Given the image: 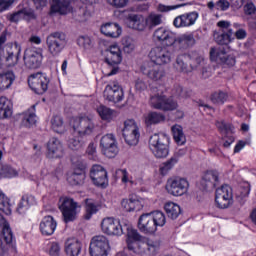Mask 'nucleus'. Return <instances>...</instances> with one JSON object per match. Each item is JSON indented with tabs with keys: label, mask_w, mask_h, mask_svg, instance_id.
<instances>
[{
	"label": "nucleus",
	"mask_w": 256,
	"mask_h": 256,
	"mask_svg": "<svg viewBox=\"0 0 256 256\" xmlns=\"http://www.w3.org/2000/svg\"><path fill=\"white\" fill-rule=\"evenodd\" d=\"M126 233V243L129 251L132 253L141 252V243L147 241V237L141 235L132 225H124V234Z\"/></svg>",
	"instance_id": "423d86ee"
},
{
	"label": "nucleus",
	"mask_w": 256,
	"mask_h": 256,
	"mask_svg": "<svg viewBox=\"0 0 256 256\" xmlns=\"http://www.w3.org/2000/svg\"><path fill=\"white\" fill-rule=\"evenodd\" d=\"M97 113L103 121H110V119H113V110L107 106L100 105L97 108Z\"/></svg>",
	"instance_id": "4d7b16f0"
},
{
	"label": "nucleus",
	"mask_w": 256,
	"mask_h": 256,
	"mask_svg": "<svg viewBox=\"0 0 256 256\" xmlns=\"http://www.w3.org/2000/svg\"><path fill=\"white\" fill-rule=\"evenodd\" d=\"M7 19H8V21H10V23H19L21 21V19H23V14H22L21 10H18L16 12L8 14Z\"/></svg>",
	"instance_id": "e2e57ef3"
},
{
	"label": "nucleus",
	"mask_w": 256,
	"mask_h": 256,
	"mask_svg": "<svg viewBox=\"0 0 256 256\" xmlns=\"http://www.w3.org/2000/svg\"><path fill=\"white\" fill-rule=\"evenodd\" d=\"M82 249L83 244L75 238H70L65 242V252L68 256H79Z\"/></svg>",
	"instance_id": "2f4dec72"
},
{
	"label": "nucleus",
	"mask_w": 256,
	"mask_h": 256,
	"mask_svg": "<svg viewBox=\"0 0 256 256\" xmlns=\"http://www.w3.org/2000/svg\"><path fill=\"white\" fill-rule=\"evenodd\" d=\"M90 179L96 187L105 189L109 185L107 170L99 164H94L90 169Z\"/></svg>",
	"instance_id": "a211bd4d"
},
{
	"label": "nucleus",
	"mask_w": 256,
	"mask_h": 256,
	"mask_svg": "<svg viewBox=\"0 0 256 256\" xmlns=\"http://www.w3.org/2000/svg\"><path fill=\"white\" fill-rule=\"evenodd\" d=\"M24 64L27 69H39L43 63V50L27 48L23 56Z\"/></svg>",
	"instance_id": "f8f14e48"
},
{
	"label": "nucleus",
	"mask_w": 256,
	"mask_h": 256,
	"mask_svg": "<svg viewBox=\"0 0 256 256\" xmlns=\"http://www.w3.org/2000/svg\"><path fill=\"white\" fill-rule=\"evenodd\" d=\"M163 23V15L157 14L155 12H151L146 17V25L149 27V29H153L154 27H157Z\"/></svg>",
	"instance_id": "de8ad7c7"
},
{
	"label": "nucleus",
	"mask_w": 256,
	"mask_h": 256,
	"mask_svg": "<svg viewBox=\"0 0 256 256\" xmlns=\"http://www.w3.org/2000/svg\"><path fill=\"white\" fill-rule=\"evenodd\" d=\"M100 149L105 157L108 159H113L119 153V148L117 147V139L113 134H106L102 136L100 140Z\"/></svg>",
	"instance_id": "ddd939ff"
},
{
	"label": "nucleus",
	"mask_w": 256,
	"mask_h": 256,
	"mask_svg": "<svg viewBox=\"0 0 256 256\" xmlns=\"http://www.w3.org/2000/svg\"><path fill=\"white\" fill-rule=\"evenodd\" d=\"M166 223L167 218L165 217V213L156 210L140 215L137 227L141 233L153 235L157 232V227H164Z\"/></svg>",
	"instance_id": "f03ea898"
},
{
	"label": "nucleus",
	"mask_w": 256,
	"mask_h": 256,
	"mask_svg": "<svg viewBox=\"0 0 256 256\" xmlns=\"http://www.w3.org/2000/svg\"><path fill=\"white\" fill-rule=\"evenodd\" d=\"M100 31L106 37H111L112 39H117V37L121 36V26L117 23L108 22L103 24L100 28Z\"/></svg>",
	"instance_id": "7c9ffc66"
},
{
	"label": "nucleus",
	"mask_w": 256,
	"mask_h": 256,
	"mask_svg": "<svg viewBox=\"0 0 256 256\" xmlns=\"http://www.w3.org/2000/svg\"><path fill=\"white\" fill-rule=\"evenodd\" d=\"M1 159H3V151L0 150V177H17V175H19V172H17L15 168L11 167L8 164H2Z\"/></svg>",
	"instance_id": "58836bf2"
},
{
	"label": "nucleus",
	"mask_w": 256,
	"mask_h": 256,
	"mask_svg": "<svg viewBox=\"0 0 256 256\" xmlns=\"http://www.w3.org/2000/svg\"><path fill=\"white\" fill-rule=\"evenodd\" d=\"M34 205H37V198L32 194H24L18 203L17 212L19 215H25Z\"/></svg>",
	"instance_id": "c85d7f7f"
},
{
	"label": "nucleus",
	"mask_w": 256,
	"mask_h": 256,
	"mask_svg": "<svg viewBox=\"0 0 256 256\" xmlns=\"http://www.w3.org/2000/svg\"><path fill=\"white\" fill-rule=\"evenodd\" d=\"M249 193H251V184H249V182H243L238 187L236 192V199L239 201V203H245L243 199L249 197Z\"/></svg>",
	"instance_id": "37998d69"
},
{
	"label": "nucleus",
	"mask_w": 256,
	"mask_h": 256,
	"mask_svg": "<svg viewBox=\"0 0 256 256\" xmlns=\"http://www.w3.org/2000/svg\"><path fill=\"white\" fill-rule=\"evenodd\" d=\"M167 117L165 114L160 112H150L145 117V124L147 127H151V125H159V123H165Z\"/></svg>",
	"instance_id": "c9c22d12"
},
{
	"label": "nucleus",
	"mask_w": 256,
	"mask_h": 256,
	"mask_svg": "<svg viewBox=\"0 0 256 256\" xmlns=\"http://www.w3.org/2000/svg\"><path fill=\"white\" fill-rule=\"evenodd\" d=\"M172 133L177 145H185L187 139L185 138V134L183 133V127H181V125L172 126Z\"/></svg>",
	"instance_id": "8fccbe9b"
},
{
	"label": "nucleus",
	"mask_w": 256,
	"mask_h": 256,
	"mask_svg": "<svg viewBox=\"0 0 256 256\" xmlns=\"http://www.w3.org/2000/svg\"><path fill=\"white\" fill-rule=\"evenodd\" d=\"M207 7L210 11H213V9H216V11H227L231 7V3L227 0H218L216 3L210 1L207 3Z\"/></svg>",
	"instance_id": "3c124183"
},
{
	"label": "nucleus",
	"mask_w": 256,
	"mask_h": 256,
	"mask_svg": "<svg viewBox=\"0 0 256 256\" xmlns=\"http://www.w3.org/2000/svg\"><path fill=\"white\" fill-rule=\"evenodd\" d=\"M77 43L80 47H84V49H89V47H91V38H89V36H80Z\"/></svg>",
	"instance_id": "0e129e2a"
},
{
	"label": "nucleus",
	"mask_w": 256,
	"mask_h": 256,
	"mask_svg": "<svg viewBox=\"0 0 256 256\" xmlns=\"http://www.w3.org/2000/svg\"><path fill=\"white\" fill-rule=\"evenodd\" d=\"M166 191L174 197H181L189 191V181L182 177H172L167 180Z\"/></svg>",
	"instance_id": "9d476101"
},
{
	"label": "nucleus",
	"mask_w": 256,
	"mask_h": 256,
	"mask_svg": "<svg viewBox=\"0 0 256 256\" xmlns=\"http://www.w3.org/2000/svg\"><path fill=\"white\" fill-rule=\"evenodd\" d=\"M129 21L130 27L136 29V31H145V28L147 27V19H144L141 15L134 14L129 16Z\"/></svg>",
	"instance_id": "4c0bfd02"
},
{
	"label": "nucleus",
	"mask_w": 256,
	"mask_h": 256,
	"mask_svg": "<svg viewBox=\"0 0 256 256\" xmlns=\"http://www.w3.org/2000/svg\"><path fill=\"white\" fill-rule=\"evenodd\" d=\"M13 231L11 227L6 223L2 228V233L0 234V256H6L9 253V249L13 247Z\"/></svg>",
	"instance_id": "412c9836"
},
{
	"label": "nucleus",
	"mask_w": 256,
	"mask_h": 256,
	"mask_svg": "<svg viewBox=\"0 0 256 256\" xmlns=\"http://www.w3.org/2000/svg\"><path fill=\"white\" fill-rule=\"evenodd\" d=\"M199 19V13L197 12H190V13H185L180 16H177L174 21L173 25L177 29L181 27H191L192 25H195V22Z\"/></svg>",
	"instance_id": "bb28decb"
},
{
	"label": "nucleus",
	"mask_w": 256,
	"mask_h": 256,
	"mask_svg": "<svg viewBox=\"0 0 256 256\" xmlns=\"http://www.w3.org/2000/svg\"><path fill=\"white\" fill-rule=\"evenodd\" d=\"M215 203L219 209H229L233 204V188L222 185L216 189Z\"/></svg>",
	"instance_id": "9b49d317"
},
{
	"label": "nucleus",
	"mask_w": 256,
	"mask_h": 256,
	"mask_svg": "<svg viewBox=\"0 0 256 256\" xmlns=\"http://www.w3.org/2000/svg\"><path fill=\"white\" fill-rule=\"evenodd\" d=\"M16 79L15 73L11 70L0 71V89L5 91V89H9L14 83Z\"/></svg>",
	"instance_id": "72a5a7b5"
},
{
	"label": "nucleus",
	"mask_w": 256,
	"mask_h": 256,
	"mask_svg": "<svg viewBox=\"0 0 256 256\" xmlns=\"http://www.w3.org/2000/svg\"><path fill=\"white\" fill-rule=\"evenodd\" d=\"M63 155V143L59 138H50L47 142L48 159H59Z\"/></svg>",
	"instance_id": "a878e982"
},
{
	"label": "nucleus",
	"mask_w": 256,
	"mask_h": 256,
	"mask_svg": "<svg viewBox=\"0 0 256 256\" xmlns=\"http://www.w3.org/2000/svg\"><path fill=\"white\" fill-rule=\"evenodd\" d=\"M84 201H85V206H84L85 213L83 217L86 221H89L91 220L93 215H97V213H99V209H101V206L91 198H87Z\"/></svg>",
	"instance_id": "473e14b6"
},
{
	"label": "nucleus",
	"mask_w": 256,
	"mask_h": 256,
	"mask_svg": "<svg viewBox=\"0 0 256 256\" xmlns=\"http://www.w3.org/2000/svg\"><path fill=\"white\" fill-rule=\"evenodd\" d=\"M37 123V115L34 112H25L22 117V127H33Z\"/></svg>",
	"instance_id": "864d4df0"
},
{
	"label": "nucleus",
	"mask_w": 256,
	"mask_h": 256,
	"mask_svg": "<svg viewBox=\"0 0 256 256\" xmlns=\"http://www.w3.org/2000/svg\"><path fill=\"white\" fill-rule=\"evenodd\" d=\"M227 99H229L227 92L218 91L211 95V101L215 105H223Z\"/></svg>",
	"instance_id": "6e6d98bb"
},
{
	"label": "nucleus",
	"mask_w": 256,
	"mask_h": 256,
	"mask_svg": "<svg viewBox=\"0 0 256 256\" xmlns=\"http://www.w3.org/2000/svg\"><path fill=\"white\" fill-rule=\"evenodd\" d=\"M49 83H51V79H49L45 73L37 72L28 77L29 87L37 95H43V93H47V90L49 89Z\"/></svg>",
	"instance_id": "1a4fd4ad"
},
{
	"label": "nucleus",
	"mask_w": 256,
	"mask_h": 256,
	"mask_svg": "<svg viewBox=\"0 0 256 256\" xmlns=\"http://www.w3.org/2000/svg\"><path fill=\"white\" fill-rule=\"evenodd\" d=\"M85 173L81 172H70L67 175V181L70 185L77 186V185H83L85 183Z\"/></svg>",
	"instance_id": "a18cd8bd"
},
{
	"label": "nucleus",
	"mask_w": 256,
	"mask_h": 256,
	"mask_svg": "<svg viewBox=\"0 0 256 256\" xmlns=\"http://www.w3.org/2000/svg\"><path fill=\"white\" fill-rule=\"evenodd\" d=\"M191 97V90L183 88L181 85H174L171 90V96L165 94H156L150 97V106L158 111H175L179 107L176 99H188Z\"/></svg>",
	"instance_id": "f257e3e1"
},
{
	"label": "nucleus",
	"mask_w": 256,
	"mask_h": 256,
	"mask_svg": "<svg viewBox=\"0 0 256 256\" xmlns=\"http://www.w3.org/2000/svg\"><path fill=\"white\" fill-rule=\"evenodd\" d=\"M68 147L72 149V151H77L83 147V142L77 137H72L68 140Z\"/></svg>",
	"instance_id": "052dcab7"
},
{
	"label": "nucleus",
	"mask_w": 256,
	"mask_h": 256,
	"mask_svg": "<svg viewBox=\"0 0 256 256\" xmlns=\"http://www.w3.org/2000/svg\"><path fill=\"white\" fill-rule=\"evenodd\" d=\"M210 60L215 63H221L222 65H227L228 67H233L236 63L234 55H228L223 47H212L210 49Z\"/></svg>",
	"instance_id": "f3484780"
},
{
	"label": "nucleus",
	"mask_w": 256,
	"mask_h": 256,
	"mask_svg": "<svg viewBox=\"0 0 256 256\" xmlns=\"http://www.w3.org/2000/svg\"><path fill=\"white\" fill-rule=\"evenodd\" d=\"M135 89H136V91H139L140 93L142 91H145L147 89V83H145V80L138 78L135 81Z\"/></svg>",
	"instance_id": "69168bd1"
},
{
	"label": "nucleus",
	"mask_w": 256,
	"mask_h": 256,
	"mask_svg": "<svg viewBox=\"0 0 256 256\" xmlns=\"http://www.w3.org/2000/svg\"><path fill=\"white\" fill-rule=\"evenodd\" d=\"M216 127L223 135V139L227 137V135H232V133H235V127H233V124L226 122L225 120L217 121L216 122Z\"/></svg>",
	"instance_id": "c03bdc74"
},
{
	"label": "nucleus",
	"mask_w": 256,
	"mask_h": 256,
	"mask_svg": "<svg viewBox=\"0 0 256 256\" xmlns=\"http://www.w3.org/2000/svg\"><path fill=\"white\" fill-rule=\"evenodd\" d=\"M0 211L4 215H11V199L3 193V190H0Z\"/></svg>",
	"instance_id": "09e8293b"
},
{
	"label": "nucleus",
	"mask_w": 256,
	"mask_h": 256,
	"mask_svg": "<svg viewBox=\"0 0 256 256\" xmlns=\"http://www.w3.org/2000/svg\"><path fill=\"white\" fill-rule=\"evenodd\" d=\"M200 185L204 191L215 189L219 185V172L217 170H208L202 176Z\"/></svg>",
	"instance_id": "5701e85b"
},
{
	"label": "nucleus",
	"mask_w": 256,
	"mask_h": 256,
	"mask_svg": "<svg viewBox=\"0 0 256 256\" xmlns=\"http://www.w3.org/2000/svg\"><path fill=\"white\" fill-rule=\"evenodd\" d=\"M57 229V221L53 216H45L40 222V231L42 235L50 236Z\"/></svg>",
	"instance_id": "c756f323"
},
{
	"label": "nucleus",
	"mask_w": 256,
	"mask_h": 256,
	"mask_svg": "<svg viewBox=\"0 0 256 256\" xmlns=\"http://www.w3.org/2000/svg\"><path fill=\"white\" fill-rule=\"evenodd\" d=\"M195 43L196 41L193 33H186L178 37L174 36V42L172 47L179 49V51H187V49H191V47H193Z\"/></svg>",
	"instance_id": "393cba45"
},
{
	"label": "nucleus",
	"mask_w": 256,
	"mask_h": 256,
	"mask_svg": "<svg viewBox=\"0 0 256 256\" xmlns=\"http://www.w3.org/2000/svg\"><path fill=\"white\" fill-rule=\"evenodd\" d=\"M104 61L109 67H111L108 77H111V75H117V73H119V67L117 65L123 61L121 48L117 45L110 46L109 49L105 51Z\"/></svg>",
	"instance_id": "6e6552de"
},
{
	"label": "nucleus",
	"mask_w": 256,
	"mask_h": 256,
	"mask_svg": "<svg viewBox=\"0 0 256 256\" xmlns=\"http://www.w3.org/2000/svg\"><path fill=\"white\" fill-rule=\"evenodd\" d=\"M153 39L163 46H173L175 34L165 27H160L154 31Z\"/></svg>",
	"instance_id": "4be33fe9"
},
{
	"label": "nucleus",
	"mask_w": 256,
	"mask_h": 256,
	"mask_svg": "<svg viewBox=\"0 0 256 256\" xmlns=\"http://www.w3.org/2000/svg\"><path fill=\"white\" fill-rule=\"evenodd\" d=\"M122 135L127 145H137L139 143V128L137 127L135 120L128 119L124 122Z\"/></svg>",
	"instance_id": "2eb2a0df"
},
{
	"label": "nucleus",
	"mask_w": 256,
	"mask_h": 256,
	"mask_svg": "<svg viewBox=\"0 0 256 256\" xmlns=\"http://www.w3.org/2000/svg\"><path fill=\"white\" fill-rule=\"evenodd\" d=\"M73 11L69 0H51L50 13H59V15H67Z\"/></svg>",
	"instance_id": "cd10ccee"
},
{
	"label": "nucleus",
	"mask_w": 256,
	"mask_h": 256,
	"mask_svg": "<svg viewBox=\"0 0 256 256\" xmlns=\"http://www.w3.org/2000/svg\"><path fill=\"white\" fill-rule=\"evenodd\" d=\"M46 45L52 57H59L67 45V36L63 32H52L46 37Z\"/></svg>",
	"instance_id": "20e7f679"
},
{
	"label": "nucleus",
	"mask_w": 256,
	"mask_h": 256,
	"mask_svg": "<svg viewBox=\"0 0 256 256\" xmlns=\"http://www.w3.org/2000/svg\"><path fill=\"white\" fill-rule=\"evenodd\" d=\"M13 115V103L7 97H0V119H9Z\"/></svg>",
	"instance_id": "f704fd0d"
},
{
	"label": "nucleus",
	"mask_w": 256,
	"mask_h": 256,
	"mask_svg": "<svg viewBox=\"0 0 256 256\" xmlns=\"http://www.w3.org/2000/svg\"><path fill=\"white\" fill-rule=\"evenodd\" d=\"M121 205L124 211L127 213L139 211V209H141V202L133 196H131L129 199H123Z\"/></svg>",
	"instance_id": "e433bc0d"
},
{
	"label": "nucleus",
	"mask_w": 256,
	"mask_h": 256,
	"mask_svg": "<svg viewBox=\"0 0 256 256\" xmlns=\"http://www.w3.org/2000/svg\"><path fill=\"white\" fill-rule=\"evenodd\" d=\"M6 51V63L9 67H13L14 65H17L19 62V57L21 55V45L19 43L15 42L6 44L5 47Z\"/></svg>",
	"instance_id": "b1692460"
},
{
	"label": "nucleus",
	"mask_w": 256,
	"mask_h": 256,
	"mask_svg": "<svg viewBox=\"0 0 256 256\" xmlns=\"http://www.w3.org/2000/svg\"><path fill=\"white\" fill-rule=\"evenodd\" d=\"M150 151L157 159H164L169 155V136L164 133H156L149 139Z\"/></svg>",
	"instance_id": "7ed1b4c3"
},
{
	"label": "nucleus",
	"mask_w": 256,
	"mask_h": 256,
	"mask_svg": "<svg viewBox=\"0 0 256 256\" xmlns=\"http://www.w3.org/2000/svg\"><path fill=\"white\" fill-rule=\"evenodd\" d=\"M255 4L253 2H248L246 5H244V13L246 15H255Z\"/></svg>",
	"instance_id": "338daca9"
},
{
	"label": "nucleus",
	"mask_w": 256,
	"mask_h": 256,
	"mask_svg": "<svg viewBox=\"0 0 256 256\" xmlns=\"http://www.w3.org/2000/svg\"><path fill=\"white\" fill-rule=\"evenodd\" d=\"M87 169V162L84 160H78L73 164V171L76 173H85Z\"/></svg>",
	"instance_id": "680f3d73"
},
{
	"label": "nucleus",
	"mask_w": 256,
	"mask_h": 256,
	"mask_svg": "<svg viewBox=\"0 0 256 256\" xmlns=\"http://www.w3.org/2000/svg\"><path fill=\"white\" fill-rule=\"evenodd\" d=\"M104 97L110 103H121L125 99V92H123V88L119 85V82L114 81L106 86Z\"/></svg>",
	"instance_id": "dca6fc26"
},
{
	"label": "nucleus",
	"mask_w": 256,
	"mask_h": 256,
	"mask_svg": "<svg viewBox=\"0 0 256 256\" xmlns=\"http://www.w3.org/2000/svg\"><path fill=\"white\" fill-rule=\"evenodd\" d=\"M164 209L169 219L175 220L177 217H179V215H181V206H179V204H175L174 202H167L164 205Z\"/></svg>",
	"instance_id": "79ce46f5"
},
{
	"label": "nucleus",
	"mask_w": 256,
	"mask_h": 256,
	"mask_svg": "<svg viewBox=\"0 0 256 256\" xmlns=\"http://www.w3.org/2000/svg\"><path fill=\"white\" fill-rule=\"evenodd\" d=\"M189 63V55L188 54H180L176 58V63L174 65L175 69L177 71H180V73H189V66L187 65Z\"/></svg>",
	"instance_id": "ea45409f"
},
{
	"label": "nucleus",
	"mask_w": 256,
	"mask_h": 256,
	"mask_svg": "<svg viewBox=\"0 0 256 256\" xmlns=\"http://www.w3.org/2000/svg\"><path fill=\"white\" fill-rule=\"evenodd\" d=\"M73 129L80 137H85L95 131V123L89 117H81L74 121Z\"/></svg>",
	"instance_id": "6ab92c4d"
},
{
	"label": "nucleus",
	"mask_w": 256,
	"mask_h": 256,
	"mask_svg": "<svg viewBox=\"0 0 256 256\" xmlns=\"http://www.w3.org/2000/svg\"><path fill=\"white\" fill-rule=\"evenodd\" d=\"M51 126L55 133H65V124L63 122V117L60 115H55L52 117Z\"/></svg>",
	"instance_id": "603ef678"
},
{
	"label": "nucleus",
	"mask_w": 256,
	"mask_h": 256,
	"mask_svg": "<svg viewBox=\"0 0 256 256\" xmlns=\"http://www.w3.org/2000/svg\"><path fill=\"white\" fill-rule=\"evenodd\" d=\"M231 37H233V29L222 30L220 33L214 34V39L218 45H229Z\"/></svg>",
	"instance_id": "a19ab883"
},
{
	"label": "nucleus",
	"mask_w": 256,
	"mask_h": 256,
	"mask_svg": "<svg viewBox=\"0 0 256 256\" xmlns=\"http://www.w3.org/2000/svg\"><path fill=\"white\" fill-rule=\"evenodd\" d=\"M177 163H179V156H172L169 160L161 164L159 168L160 173L163 176L167 175V173H169V171H171V169H173Z\"/></svg>",
	"instance_id": "49530a36"
},
{
	"label": "nucleus",
	"mask_w": 256,
	"mask_h": 256,
	"mask_svg": "<svg viewBox=\"0 0 256 256\" xmlns=\"http://www.w3.org/2000/svg\"><path fill=\"white\" fill-rule=\"evenodd\" d=\"M61 251V247H59L58 243H52L50 248V255L51 256H59V252Z\"/></svg>",
	"instance_id": "774afa93"
},
{
	"label": "nucleus",
	"mask_w": 256,
	"mask_h": 256,
	"mask_svg": "<svg viewBox=\"0 0 256 256\" xmlns=\"http://www.w3.org/2000/svg\"><path fill=\"white\" fill-rule=\"evenodd\" d=\"M109 251V240L107 237L100 235L91 239L89 253L91 256H107Z\"/></svg>",
	"instance_id": "4468645a"
},
{
	"label": "nucleus",
	"mask_w": 256,
	"mask_h": 256,
	"mask_svg": "<svg viewBox=\"0 0 256 256\" xmlns=\"http://www.w3.org/2000/svg\"><path fill=\"white\" fill-rule=\"evenodd\" d=\"M59 209L62 213L64 223H73L77 219L79 203L75 202L73 198L61 197L59 199Z\"/></svg>",
	"instance_id": "0eeeda50"
},
{
	"label": "nucleus",
	"mask_w": 256,
	"mask_h": 256,
	"mask_svg": "<svg viewBox=\"0 0 256 256\" xmlns=\"http://www.w3.org/2000/svg\"><path fill=\"white\" fill-rule=\"evenodd\" d=\"M188 57H189V60H188L189 65L192 71L197 69V67H199V65L203 63V58L197 52L189 53Z\"/></svg>",
	"instance_id": "5fc2aeb1"
},
{
	"label": "nucleus",
	"mask_w": 256,
	"mask_h": 256,
	"mask_svg": "<svg viewBox=\"0 0 256 256\" xmlns=\"http://www.w3.org/2000/svg\"><path fill=\"white\" fill-rule=\"evenodd\" d=\"M149 57L155 65H169L175 57L173 46H156L151 49Z\"/></svg>",
	"instance_id": "39448f33"
},
{
	"label": "nucleus",
	"mask_w": 256,
	"mask_h": 256,
	"mask_svg": "<svg viewBox=\"0 0 256 256\" xmlns=\"http://www.w3.org/2000/svg\"><path fill=\"white\" fill-rule=\"evenodd\" d=\"M146 75H148L149 79H152V81H160V79L165 77V70L163 68H153L148 71Z\"/></svg>",
	"instance_id": "13d9d810"
},
{
	"label": "nucleus",
	"mask_w": 256,
	"mask_h": 256,
	"mask_svg": "<svg viewBox=\"0 0 256 256\" xmlns=\"http://www.w3.org/2000/svg\"><path fill=\"white\" fill-rule=\"evenodd\" d=\"M22 19L25 21H35L37 19V14H35V10L31 8H23L21 9Z\"/></svg>",
	"instance_id": "bf43d9fd"
},
{
	"label": "nucleus",
	"mask_w": 256,
	"mask_h": 256,
	"mask_svg": "<svg viewBox=\"0 0 256 256\" xmlns=\"http://www.w3.org/2000/svg\"><path fill=\"white\" fill-rule=\"evenodd\" d=\"M101 229L106 235L121 236L125 233V226L114 218H104L101 222Z\"/></svg>",
	"instance_id": "aec40b11"
}]
</instances>
